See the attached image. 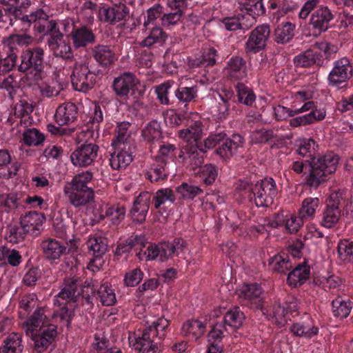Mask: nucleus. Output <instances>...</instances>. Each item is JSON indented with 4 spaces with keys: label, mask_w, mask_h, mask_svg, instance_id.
Here are the masks:
<instances>
[{
    "label": "nucleus",
    "mask_w": 353,
    "mask_h": 353,
    "mask_svg": "<svg viewBox=\"0 0 353 353\" xmlns=\"http://www.w3.org/2000/svg\"><path fill=\"white\" fill-rule=\"evenodd\" d=\"M310 161L298 160L292 162L291 169L296 174L309 172L305 176V185L316 189L327 180V175L334 172L339 156H311Z\"/></svg>",
    "instance_id": "obj_2"
},
{
    "label": "nucleus",
    "mask_w": 353,
    "mask_h": 353,
    "mask_svg": "<svg viewBox=\"0 0 353 353\" xmlns=\"http://www.w3.org/2000/svg\"><path fill=\"white\" fill-rule=\"evenodd\" d=\"M225 332L228 333L230 332L222 323H216L208 333V339L209 344L221 345Z\"/></svg>",
    "instance_id": "obj_60"
},
{
    "label": "nucleus",
    "mask_w": 353,
    "mask_h": 353,
    "mask_svg": "<svg viewBox=\"0 0 353 353\" xmlns=\"http://www.w3.org/2000/svg\"><path fill=\"white\" fill-rule=\"evenodd\" d=\"M254 203L257 207H268L272 205L277 194L276 186L272 179H265L257 182L252 188Z\"/></svg>",
    "instance_id": "obj_12"
},
{
    "label": "nucleus",
    "mask_w": 353,
    "mask_h": 353,
    "mask_svg": "<svg viewBox=\"0 0 353 353\" xmlns=\"http://www.w3.org/2000/svg\"><path fill=\"white\" fill-rule=\"evenodd\" d=\"M250 20H247V17L245 15L239 14L236 16L223 18L221 20V23L227 30L234 31L239 29H248L251 26V23L248 24L247 23Z\"/></svg>",
    "instance_id": "obj_44"
},
{
    "label": "nucleus",
    "mask_w": 353,
    "mask_h": 353,
    "mask_svg": "<svg viewBox=\"0 0 353 353\" xmlns=\"http://www.w3.org/2000/svg\"><path fill=\"white\" fill-rule=\"evenodd\" d=\"M70 78L72 85L76 90L86 92L94 87L97 75L87 63L77 61L72 67Z\"/></svg>",
    "instance_id": "obj_7"
},
{
    "label": "nucleus",
    "mask_w": 353,
    "mask_h": 353,
    "mask_svg": "<svg viewBox=\"0 0 353 353\" xmlns=\"http://www.w3.org/2000/svg\"><path fill=\"white\" fill-rule=\"evenodd\" d=\"M26 234L28 233L25 232L22 225L20 226L14 225L9 226L6 238L10 243H18L24 239Z\"/></svg>",
    "instance_id": "obj_61"
},
{
    "label": "nucleus",
    "mask_w": 353,
    "mask_h": 353,
    "mask_svg": "<svg viewBox=\"0 0 353 353\" xmlns=\"http://www.w3.org/2000/svg\"><path fill=\"white\" fill-rule=\"evenodd\" d=\"M97 299H99L104 306L114 305L117 302V298L111 284L108 282L101 284L97 290Z\"/></svg>",
    "instance_id": "obj_42"
},
{
    "label": "nucleus",
    "mask_w": 353,
    "mask_h": 353,
    "mask_svg": "<svg viewBox=\"0 0 353 353\" xmlns=\"http://www.w3.org/2000/svg\"><path fill=\"white\" fill-rule=\"evenodd\" d=\"M86 245L89 254L94 258L91 263L99 261V263H97L95 266L97 269H99V266H101L103 263L101 259L108 250L107 238L100 235L90 236L86 241Z\"/></svg>",
    "instance_id": "obj_19"
},
{
    "label": "nucleus",
    "mask_w": 353,
    "mask_h": 353,
    "mask_svg": "<svg viewBox=\"0 0 353 353\" xmlns=\"http://www.w3.org/2000/svg\"><path fill=\"white\" fill-rule=\"evenodd\" d=\"M128 14L129 10L124 3L116 4L107 8H103L99 11L101 20L112 25L125 20Z\"/></svg>",
    "instance_id": "obj_21"
},
{
    "label": "nucleus",
    "mask_w": 353,
    "mask_h": 353,
    "mask_svg": "<svg viewBox=\"0 0 353 353\" xmlns=\"http://www.w3.org/2000/svg\"><path fill=\"white\" fill-rule=\"evenodd\" d=\"M318 59L319 54L309 49L296 56L294 63L296 67H308L316 63Z\"/></svg>",
    "instance_id": "obj_54"
},
{
    "label": "nucleus",
    "mask_w": 353,
    "mask_h": 353,
    "mask_svg": "<svg viewBox=\"0 0 353 353\" xmlns=\"http://www.w3.org/2000/svg\"><path fill=\"white\" fill-rule=\"evenodd\" d=\"M176 200V197L173 190L170 188H161L158 190L155 193L153 194L152 196V205L154 206L155 210H158L159 211L163 210L164 205L169 202L170 204L174 203Z\"/></svg>",
    "instance_id": "obj_36"
},
{
    "label": "nucleus",
    "mask_w": 353,
    "mask_h": 353,
    "mask_svg": "<svg viewBox=\"0 0 353 353\" xmlns=\"http://www.w3.org/2000/svg\"><path fill=\"white\" fill-rule=\"evenodd\" d=\"M216 53V50L213 48L205 49L201 58L193 61L192 65L196 67L213 65L216 63V57L217 56Z\"/></svg>",
    "instance_id": "obj_58"
},
{
    "label": "nucleus",
    "mask_w": 353,
    "mask_h": 353,
    "mask_svg": "<svg viewBox=\"0 0 353 353\" xmlns=\"http://www.w3.org/2000/svg\"><path fill=\"white\" fill-rule=\"evenodd\" d=\"M197 94L196 87H182L175 91V96L180 102L184 103L185 105L192 101Z\"/></svg>",
    "instance_id": "obj_63"
},
{
    "label": "nucleus",
    "mask_w": 353,
    "mask_h": 353,
    "mask_svg": "<svg viewBox=\"0 0 353 353\" xmlns=\"http://www.w3.org/2000/svg\"><path fill=\"white\" fill-rule=\"evenodd\" d=\"M344 201L343 192H333L326 201V206L321 214L320 223L326 228L334 227L339 221L341 214L342 203Z\"/></svg>",
    "instance_id": "obj_8"
},
{
    "label": "nucleus",
    "mask_w": 353,
    "mask_h": 353,
    "mask_svg": "<svg viewBox=\"0 0 353 353\" xmlns=\"http://www.w3.org/2000/svg\"><path fill=\"white\" fill-rule=\"evenodd\" d=\"M95 61L101 66L107 67L117 60L114 48L108 45L98 44L92 49Z\"/></svg>",
    "instance_id": "obj_27"
},
{
    "label": "nucleus",
    "mask_w": 353,
    "mask_h": 353,
    "mask_svg": "<svg viewBox=\"0 0 353 353\" xmlns=\"http://www.w3.org/2000/svg\"><path fill=\"white\" fill-rule=\"evenodd\" d=\"M129 239L133 248L140 250L137 253L138 259L145 261L158 259L160 262H165L174 256H179L187 246L185 240L181 237H175L171 241H161L158 243H148L143 235Z\"/></svg>",
    "instance_id": "obj_1"
},
{
    "label": "nucleus",
    "mask_w": 353,
    "mask_h": 353,
    "mask_svg": "<svg viewBox=\"0 0 353 353\" xmlns=\"http://www.w3.org/2000/svg\"><path fill=\"white\" fill-rule=\"evenodd\" d=\"M72 39L75 48H81L94 43L95 36L92 30L82 26L72 32Z\"/></svg>",
    "instance_id": "obj_37"
},
{
    "label": "nucleus",
    "mask_w": 353,
    "mask_h": 353,
    "mask_svg": "<svg viewBox=\"0 0 353 353\" xmlns=\"http://www.w3.org/2000/svg\"><path fill=\"white\" fill-rule=\"evenodd\" d=\"M57 325H51L39 328L36 332H31L33 350L37 353L44 352L54 341L57 334Z\"/></svg>",
    "instance_id": "obj_15"
},
{
    "label": "nucleus",
    "mask_w": 353,
    "mask_h": 353,
    "mask_svg": "<svg viewBox=\"0 0 353 353\" xmlns=\"http://www.w3.org/2000/svg\"><path fill=\"white\" fill-rule=\"evenodd\" d=\"M44 51L40 47L27 49L20 56V63L17 67L20 72H27L30 70L36 72L34 74L35 80L40 78L39 72L42 69L43 62Z\"/></svg>",
    "instance_id": "obj_11"
},
{
    "label": "nucleus",
    "mask_w": 353,
    "mask_h": 353,
    "mask_svg": "<svg viewBox=\"0 0 353 353\" xmlns=\"http://www.w3.org/2000/svg\"><path fill=\"white\" fill-rule=\"evenodd\" d=\"M270 269L277 273L286 274L292 268V263L290 256L286 252H280L274 255L269 259Z\"/></svg>",
    "instance_id": "obj_34"
},
{
    "label": "nucleus",
    "mask_w": 353,
    "mask_h": 353,
    "mask_svg": "<svg viewBox=\"0 0 353 353\" xmlns=\"http://www.w3.org/2000/svg\"><path fill=\"white\" fill-rule=\"evenodd\" d=\"M93 174L90 171L82 172L74 175L63 188L65 194L70 203L75 208L87 205L94 198Z\"/></svg>",
    "instance_id": "obj_5"
},
{
    "label": "nucleus",
    "mask_w": 353,
    "mask_h": 353,
    "mask_svg": "<svg viewBox=\"0 0 353 353\" xmlns=\"http://www.w3.org/2000/svg\"><path fill=\"white\" fill-rule=\"evenodd\" d=\"M151 196L148 192H144L139 194L135 199L133 206L130 212V215L134 221L142 223L146 218Z\"/></svg>",
    "instance_id": "obj_22"
},
{
    "label": "nucleus",
    "mask_w": 353,
    "mask_h": 353,
    "mask_svg": "<svg viewBox=\"0 0 353 353\" xmlns=\"http://www.w3.org/2000/svg\"><path fill=\"white\" fill-rule=\"evenodd\" d=\"M205 329V323L197 319H191L183 323L181 334L189 339L196 340L203 335Z\"/></svg>",
    "instance_id": "obj_35"
},
{
    "label": "nucleus",
    "mask_w": 353,
    "mask_h": 353,
    "mask_svg": "<svg viewBox=\"0 0 353 353\" xmlns=\"http://www.w3.org/2000/svg\"><path fill=\"white\" fill-rule=\"evenodd\" d=\"M232 92L228 91L224 95L219 94L220 101H218L217 105L214 110L213 117L219 121L225 119L229 114V101L232 97Z\"/></svg>",
    "instance_id": "obj_43"
},
{
    "label": "nucleus",
    "mask_w": 353,
    "mask_h": 353,
    "mask_svg": "<svg viewBox=\"0 0 353 353\" xmlns=\"http://www.w3.org/2000/svg\"><path fill=\"white\" fill-rule=\"evenodd\" d=\"M172 84V81H167L155 87V93L161 104H170L169 94Z\"/></svg>",
    "instance_id": "obj_62"
},
{
    "label": "nucleus",
    "mask_w": 353,
    "mask_h": 353,
    "mask_svg": "<svg viewBox=\"0 0 353 353\" xmlns=\"http://www.w3.org/2000/svg\"><path fill=\"white\" fill-rule=\"evenodd\" d=\"M319 203V199L317 197H308L305 199L299 210V215L303 219L313 218Z\"/></svg>",
    "instance_id": "obj_53"
},
{
    "label": "nucleus",
    "mask_w": 353,
    "mask_h": 353,
    "mask_svg": "<svg viewBox=\"0 0 353 353\" xmlns=\"http://www.w3.org/2000/svg\"><path fill=\"white\" fill-rule=\"evenodd\" d=\"M264 312L263 314L267 315L269 319H272L278 325H284L288 320L287 310L285 306L280 303H275L269 308L264 306Z\"/></svg>",
    "instance_id": "obj_41"
},
{
    "label": "nucleus",
    "mask_w": 353,
    "mask_h": 353,
    "mask_svg": "<svg viewBox=\"0 0 353 353\" xmlns=\"http://www.w3.org/2000/svg\"><path fill=\"white\" fill-rule=\"evenodd\" d=\"M326 116V111L325 109L309 112L301 117H297L290 119V125L292 128H298L301 126H305L314 123L316 121L323 120Z\"/></svg>",
    "instance_id": "obj_38"
},
{
    "label": "nucleus",
    "mask_w": 353,
    "mask_h": 353,
    "mask_svg": "<svg viewBox=\"0 0 353 353\" xmlns=\"http://www.w3.org/2000/svg\"><path fill=\"white\" fill-rule=\"evenodd\" d=\"M332 315L339 319H346L353 309V301L347 295H337L331 303Z\"/></svg>",
    "instance_id": "obj_25"
},
{
    "label": "nucleus",
    "mask_w": 353,
    "mask_h": 353,
    "mask_svg": "<svg viewBox=\"0 0 353 353\" xmlns=\"http://www.w3.org/2000/svg\"><path fill=\"white\" fill-rule=\"evenodd\" d=\"M338 259L344 263L353 261V241L350 239H341L337 243Z\"/></svg>",
    "instance_id": "obj_45"
},
{
    "label": "nucleus",
    "mask_w": 353,
    "mask_h": 353,
    "mask_svg": "<svg viewBox=\"0 0 353 353\" xmlns=\"http://www.w3.org/2000/svg\"><path fill=\"white\" fill-rule=\"evenodd\" d=\"M236 88L239 101L248 106L252 105L256 99L253 91L250 88L241 83L236 85Z\"/></svg>",
    "instance_id": "obj_56"
},
{
    "label": "nucleus",
    "mask_w": 353,
    "mask_h": 353,
    "mask_svg": "<svg viewBox=\"0 0 353 353\" xmlns=\"http://www.w3.org/2000/svg\"><path fill=\"white\" fill-rule=\"evenodd\" d=\"M43 258L50 263H58L61 258L67 254L65 243L55 239L48 237L40 245Z\"/></svg>",
    "instance_id": "obj_14"
},
{
    "label": "nucleus",
    "mask_w": 353,
    "mask_h": 353,
    "mask_svg": "<svg viewBox=\"0 0 353 353\" xmlns=\"http://www.w3.org/2000/svg\"><path fill=\"white\" fill-rule=\"evenodd\" d=\"M270 34V26L263 24L257 26L250 33L245 43L247 53H256L263 49Z\"/></svg>",
    "instance_id": "obj_16"
},
{
    "label": "nucleus",
    "mask_w": 353,
    "mask_h": 353,
    "mask_svg": "<svg viewBox=\"0 0 353 353\" xmlns=\"http://www.w3.org/2000/svg\"><path fill=\"white\" fill-rule=\"evenodd\" d=\"M195 175L199 176L206 186L211 185L218 176V169L214 165L208 163L199 168Z\"/></svg>",
    "instance_id": "obj_49"
},
{
    "label": "nucleus",
    "mask_w": 353,
    "mask_h": 353,
    "mask_svg": "<svg viewBox=\"0 0 353 353\" xmlns=\"http://www.w3.org/2000/svg\"><path fill=\"white\" fill-rule=\"evenodd\" d=\"M111 145L114 149L112 154H132L137 152V145L132 139Z\"/></svg>",
    "instance_id": "obj_64"
},
{
    "label": "nucleus",
    "mask_w": 353,
    "mask_h": 353,
    "mask_svg": "<svg viewBox=\"0 0 353 353\" xmlns=\"http://www.w3.org/2000/svg\"><path fill=\"white\" fill-rule=\"evenodd\" d=\"M295 26L290 22H285L278 26L274 30V40L279 43H286L294 37Z\"/></svg>",
    "instance_id": "obj_46"
},
{
    "label": "nucleus",
    "mask_w": 353,
    "mask_h": 353,
    "mask_svg": "<svg viewBox=\"0 0 353 353\" xmlns=\"http://www.w3.org/2000/svg\"><path fill=\"white\" fill-rule=\"evenodd\" d=\"M333 19L331 11L327 7L316 10L311 16L310 27L315 36L321 34L329 28V23Z\"/></svg>",
    "instance_id": "obj_18"
},
{
    "label": "nucleus",
    "mask_w": 353,
    "mask_h": 353,
    "mask_svg": "<svg viewBox=\"0 0 353 353\" xmlns=\"http://www.w3.org/2000/svg\"><path fill=\"white\" fill-rule=\"evenodd\" d=\"M299 154H316L319 153V144L312 138H301L296 141Z\"/></svg>",
    "instance_id": "obj_52"
},
{
    "label": "nucleus",
    "mask_w": 353,
    "mask_h": 353,
    "mask_svg": "<svg viewBox=\"0 0 353 353\" xmlns=\"http://www.w3.org/2000/svg\"><path fill=\"white\" fill-rule=\"evenodd\" d=\"M130 126L131 124L129 122L118 123L115 130V137L112 139L111 145H117L118 143L131 140V133L129 130Z\"/></svg>",
    "instance_id": "obj_59"
},
{
    "label": "nucleus",
    "mask_w": 353,
    "mask_h": 353,
    "mask_svg": "<svg viewBox=\"0 0 353 353\" xmlns=\"http://www.w3.org/2000/svg\"><path fill=\"white\" fill-rule=\"evenodd\" d=\"M45 221L46 216L43 213L31 211L26 213L21 218L20 225H22L25 232H27L28 234L37 236L42 230Z\"/></svg>",
    "instance_id": "obj_20"
},
{
    "label": "nucleus",
    "mask_w": 353,
    "mask_h": 353,
    "mask_svg": "<svg viewBox=\"0 0 353 353\" xmlns=\"http://www.w3.org/2000/svg\"><path fill=\"white\" fill-rule=\"evenodd\" d=\"M290 332L297 337L310 339L318 335L319 328L315 325L312 318L305 321L293 323L290 328Z\"/></svg>",
    "instance_id": "obj_24"
},
{
    "label": "nucleus",
    "mask_w": 353,
    "mask_h": 353,
    "mask_svg": "<svg viewBox=\"0 0 353 353\" xmlns=\"http://www.w3.org/2000/svg\"><path fill=\"white\" fill-rule=\"evenodd\" d=\"M63 285V288L54 299V304L60 306L55 316L59 319L61 326L68 328L75 315L74 310L78 305L77 299L80 293L78 290L80 283L77 279L65 278Z\"/></svg>",
    "instance_id": "obj_4"
},
{
    "label": "nucleus",
    "mask_w": 353,
    "mask_h": 353,
    "mask_svg": "<svg viewBox=\"0 0 353 353\" xmlns=\"http://www.w3.org/2000/svg\"><path fill=\"white\" fill-rule=\"evenodd\" d=\"M48 45L53 54L57 57L70 59L72 57L70 46L63 38V33L51 36Z\"/></svg>",
    "instance_id": "obj_26"
},
{
    "label": "nucleus",
    "mask_w": 353,
    "mask_h": 353,
    "mask_svg": "<svg viewBox=\"0 0 353 353\" xmlns=\"http://www.w3.org/2000/svg\"><path fill=\"white\" fill-rule=\"evenodd\" d=\"M145 38L139 42L141 47L150 48L154 44H163L167 38L166 33L159 26L145 28Z\"/></svg>",
    "instance_id": "obj_33"
},
{
    "label": "nucleus",
    "mask_w": 353,
    "mask_h": 353,
    "mask_svg": "<svg viewBox=\"0 0 353 353\" xmlns=\"http://www.w3.org/2000/svg\"><path fill=\"white\" fill-rule=\"evenodd\" d=\"M139 83V80L134 74L125 72L114 79L112 87L117 96L125 97Z\"/></svg>",
    "instance_id": "obj_23"
},
{
    "label": "nucleus",
    "mask_w": 353,
    "mask_h": 353,
    "mask_svg": "<svg viewBox=\"0 0 353 353\" xmlns=\"http://www.w3.org/2000/svg\"><path fill=\"white\" fill-rule=\"evenodd\" d=\"M2 43L8 48V52L6 57L3 58V61H1L0 69L11 71L17 65L19 46L14 42L10 36L4 37Z\"/></svg>",
    "instance_id": "obj_29"
},
{
    "label": "nucleus",
    "mask_w": 353,
    "mask_h": 353,
    "mask_svg": "<svg viewBox=\"0 0 353 353\" xmlns=\"http://www.w3.org/2000/svg\"><path fill=\"white\" fill-rule=\"evenodd\" d=\"M125 216V208L119 204L112 205L108 208L105 214H101L98 221L103 220L105 217H108L114 225H118L123 221Z\"/></svg>",
    "instance_id": "obj_48"
},
{
    "label": "nucleus",
    "mask_w": 353,
    "mask_h": 353,
    "mask_svg": "<svg viewBox=\"0 0 353 353\" xmlns=\"http://www.w3.org/2000/svg\"><path fill=\"white\" fill-rule=\"evenodd\" d=\"M48 14L43 10L39 9L30 14L23 16L19 22L33 23L35 30L43 35L50 34L51 37L61 34L62 32H59L58 23L54 20H48Z\"/></svg>",
    "instance_id": "obj_10"
},
{
    "label": "nucleus",
    "mask_w": 353,
    "mask_h": 353,
    "mask_svg": "<svg viewBox=\"0 0 353 353\" xmlns=\"http://www.w3.org/2000/svg\"><path fill=\"white\" fill-rule=\"evenodd\" d=\"M226 134L223 132L210 134L204 141V148L211 149L216 145L219 146L216 149V154H233L241 152L243 148V139L239 134H234L231 139H225Z\"/></svg>",
    "instance_id": "obj_6"
},
{
    "label": "nucleus",
    "mask_w": 353,
    "mask_h": 353,
    "mask_svg": "<svg viewBox=\"0 0 353 353\" xmlns=\"http://www.w3.org/2000/svg\"><path fill=\"white\" fill-rule=\"evenodd\" d=\"M202 128L201 121H196L187 128L179 131V138L191 146L190 150L186 152L188 154H197V142L202 137Z\"/></svg>",
    "instance_id": "obj_17"
},
{
    "label": "nucleus",
    "mask_w": 353,
    "mask_h": 353,
    "mask_svg": "<svg viewBox=\"0 0 353 353\" xmlns=\"http://www.w3.org/2000/svg\"><path fill=\"white\" fill-rule=\"evenodd\" d=\"M161 127L156 120L151 121L143 128L141 136L145 141H154L161 137Z\"/></svg>",
    "instance_id": "obj_51"
},
{
    "label": "nucleus",
    "mask_w": 353,
    "mask_h": 353,
    "mask_svg": "<svg viewBox=\"0 0 353 353\" xmlns=\"http://www.w3.org/2000/svg\"><path fill=\"white\" fill-rule=\"evenodd\" d=\"M224 72L227 77L230 80L243 79L247 77V68L245 60L239 57L231 58Z\"/></svg>",
    "instance_id": "obj_28"
},
{
    "label": "nucleus",
    "mask_w": 353,
    "mask_h": 353,
    "mask_svg": "<svg viewBox=\"0 0 353 353\" xmlns=\"http://www.w3.org/2000/svg\"><path fill=\"white\" fill-rule=\"evenodd\" d=\"M310 276V268L305 263L296 265L288 275L287 283L292 288L301 286Z\"/></svg>",
    "instance_id": "obj_31"
},
{
    "label": "nucleus",
    "mask_w": 353,
    "mask_h": 353,
    "mask_svg": "<svg viewBox=\"0 0 353 353\" xmlns=\"http://www.w3.org/2000/svg\"><path fill=\"white\" fill-rule=\"evenodd\" d=\"M241 4L244 6L248 14L247 20H250L251 23L254 21V16H260L265 13V10L262 0H241Z\"/></svg>",
    "instance_id": "obj_47"
},
{
    "label": "nucleus",
    "mask_w": 353,
    "mask_h": 353,
    "mask_svg": "<svg viewBox=\"0 0 353 353\" xmlns=\"http://www.w3.org/2000/svg\"><path fill=\"white\" fill-rule=\"evenodd\" d=\"M78 108L73 103H65L59 105L55 113L57 123L60 125H68L73 123L77 117Z\"/></svg>",
    "instance_id": "obj_30"
},
{
    "label": "nucleus",
    "mask_w": 353,
    "mask_h": 353,
    "mask_svg": "<svg viewBox=\"0 0 353 353\" xmlns=\"http://www.w3.org/2000/svg\"><path fill=\"white\" fill-rule=\"evenodd\" d=\"M51 325L55 324L52 322L51 319L47 317L44 314L43 309L41 307L37 309L26 321L28 330L31 332L38 330V327H48Z\"/></svg>",
    "instance_id": "obj_39"
},
{
    "label": "nucleus",
    "mask_w": 353,
    "mask_h": 353,
    "mask_svg": "<svg viewBox=\"0 0 353 353\" xmlns=\"http://www.w3.org/2000/svg\"><path fill=\"white\" fill-rule=\"evenodd\" d=\"M40 93L42 97L51 98L57 97L61 90H63V85L59 81L55 80L50 83L42 84L40 88Z\"/></svg>",
    "instance_id": "obj_57"
},
{
    "label": "nucleus",
    "mask_w": 353,
    "mask_h": 353,
    "mask_svg": "<svg viewBox=\"0 0 353 353\" xmlns=\"http://www.w3.org/2000/svg\"><path fill=\"white\" fill-rule=\"evenodd\" d=\"M163 156H156V161L159 162L157 166L152 168L150 171L145 174V178L150 180L152 183H157L160 181H164L167 179V174L165 170L166 163L161 158Z\"/></svg>",
    "instance_id": "obj_50"
},
{
    "label": "nucleus",
    "mask_w": 353,
    "mask_h": 353,
    "mask_svg": "<svg viewBox=\"0 0 353 353\" xmlns=\"http://www.w3.org/2000/svg\"><path fill=\"white\" fill-rule=\"evenodd\" d=\"M176 191L181 194L183 199L188 200H193L196 196L203 192L199 186L191 185L186 182H183L176 187Z\"/></svg>",
    "instance_id": "obj_55"
},
{
    "label": "nucleus",
    "mask_w": 353,
    "mask_h": 353,
    "mask_svg": "<svg viewBox=\"0 0 353 353\" xmlns=\"http://www.w3.org/2000/svg\"><path fill=\"white\" fill-rule=\"evenodd\" d=\"M352 71L353 68L347 58L336 61L328 76L329 84L337 88L344 87L343 84L352 76Z\"/></svg>",
    "instance_id": "obj_13"
},
{
    "label": "nucleus",
    "mask_w": 353,
    "mask_h": 353,
    "mask_svg": "<svg viewBox=\"0 0 353 353\" xmlns=\"http://www.w3.org/2000/svg\"><path fill=\"white\" fill-rule=\"evenodd\" d=\"M22 336L19 333L9 334L0 347V353H22Z\"/></svg>",
    "instance_id": "obj_40"
},
{
    "label": "nucleus",
    "mask_w": 353,
    "mask_h": 353,
    "mask_svg": "<svg viewBox=\"0 0 353 353\" xmlns=\"http://www.w3.org/2000/svg\"><path fill=\"white\" fill-rule=\"evenodd\" d=\"M170 321L164 316L158 318L151 325L134 333L130 343L139 353H161L162 342L170 331Z\"/></svg>",
    "instance_id": "obj_3"
},
{
    "label": "nucleus",
    "mask_w": 353,
    "mask_h": 353,
    "mask_svg": "<svg viewBox=\"0 0 353 353\" xmlns=\"http://www.w3.org/2000/svg\"><path fill=\"white\" fill-rule=\"evenodd\" d=\"M263 290L261 286L256 283H247L243 284L236 290L239 302L242 305L252 309L260 310L264 312L263 301Z\"/></svg>",
    "instance_id": "obj_9"
},
{
    "label": "nucleus",
    "mask_w": 353,
    "mask_h": 353,
    "mask_svg": "<svg viewBox=\"0 0 353 353\" xmlns=\"http://www.w3.org/2000/svg\"><path fill=\"white\" fill-rule=\"evenodd\" d=\"M244 320V313L239 306H234L225 313L222 323L230 332H233L243 325Z\"/></svg>",
    "instance_id": "obj_32"
}]
</instances>
